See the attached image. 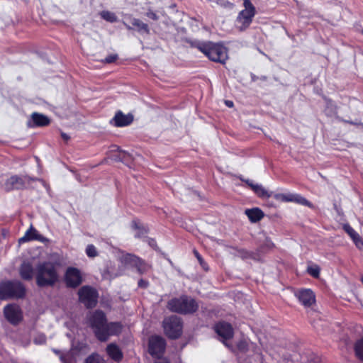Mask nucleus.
I'll use <instances>...</instances> for the list:
<instances>
[{
  "label": "nucleus",
  "instance_id": "nucleus-20",
  "mask_svg": "<svg viewBox=\"0 0 363 363\" xmlns=\"http://www.w3.org/2000/svg\"><path fill=\"white\" fill-rule=\"evenodd\" d=\"M344 230L349 235L354 243L359 250L363 249V240L359 235L348 224L343 226Z\"/></svg>",
  "mask_w": 363,
  "mask_h": 363
},
{
  "label": "nucleus",
  "instance_id": "nucleus-46",
  "mask_svg": "<svg viewBox=\"0 0 363 363\" xmlns=\"http://www.w3.org/2000/svg\"><path fill=\"white\" fill-rule=\"evenodd\" d=\"M128 29H131V28L129 26H126Z\"/></svg>",
  "mask_w": 363,
  "mask_h": 363
},
{
  "label": "nucleus",
  "instance_id": "nucleus-14",
  "mask_svg": "<svg viewBox=\"0 0 363 363\" xmlns=\"http://www.w3.org/2000/svg\"><path fill=\"white\" fill-rule=\"evenodd\" d=\"M28 182L27 177L12 176L5 183V189L11 191L14 189H21Z\"/></svg>",
  "mask_w": 363,
  "mask_h": 363
},
{
  "label": "nucleus",
  "instance_id": "nucleus-41",
  "mask_svg": "<svg viewBox=\"0 0 363 363\" xmlns=\"http://www.w3.org/2000/svg\"><path fill=\"white\" fill-rule=\"evenodd\" d=\"M61 136L63 138V140H65V141H67L69 140V136L65 133H62Z\"/></svg>",
  "mask_w": 363,
  "mask_h": 363
},
{
  "label": "nucleus",
  "instance_id": "nucleus-34",
  "mask_svg": "<svg viewBox=\"0 0 363 363\" xmlns=\"http://www.w3.org/2000/svg\"><path fill=\"white\" fill-rule=\"evenodd\" d=\"M86 363H104L99 355H91L86 359Z\"/></svg>",
  "mask_w": 363,
  "mask_h": 363
},
{
  "label": "nucleus",
  "instance_id": "nucleus-10",
  "mask_svg": "<svg viewBox=\"0 0 363 363\" xmlns=\"http://www.w3.org/2000/svg\"><path fill=\"white\" fill-rule=\"evenodd\" d=\"M65 281L68 287L76 288L82 281L80 271L74 267H69L65 275Z\"/></svg>",
  "mask_w": 363,
  "mask_h": 363
},
{
  "label": "nucleus",
  "instance_id": "nucleus-27",
  "mask_svg": "<svg viewBox=\"0 0 363 363\" xmlns=\"http://www.w3.org/2000/svg\"><path fill=\"white\" fill-rule=\"evenodd\" d=\"M88 352V346L85 343H79L78 346L73 347L71 350L72 354H86Z\"/></svg>",
  "mask_w": 363,
  "mask_h": 363
},
{
  "label": "nucleus",
  "instance_id": "nucleus-15",
  "mask_svg": "<svg viewBox=\"0 0 363 363\" xmlns=\"http://www.w3.org/2000/svg\"><path fill=\"white\" fill-rule=\"evenodd\" d=\"M296 296L305 307L312 306L315 301L313 292L310 289H303L296 293Z\"/></svg>",
  "mask_w": 363,
  "mask_h": 363
},
{
  "label": "nucleus",
  "instance_id": "nucleus-9",
  "mask_svg": "<svg viewBox=\"0 0 363 363\" xmlns=\"http://www.w3.org/2000/svg\"><path fill=\"white\" fill-rule=\"evenodd\" d=\"M90 325L94 328L96 336L98 331H103L106 324L105 314L101 311L90 313L88 317Z\"/></svg>",
  "mask_w": 363,
  "mask_h": 363
},
{
  "label": "nucleus",
  "instance_id": "nucleus-42",
  "mask_svg": "<svg viewBox=\"0 0 363 363\" xmlns=\"http://www.w3.org/2000/svg\"><path fill=\"white\" fill-rule=\"evenodd\" d=\"M225 104L228 106V107H232L233 106V102L231 101H225Z\"/></svg>",
  "mask_w": 363,
  "mask_h": 363
},
{
  "label": "nucleus",
  "instance_id": "nucleus-7",
  "mask_svg": "<svg viewBox=\"0 0 363 363\" xmlns=\"http://www.w3.org/2000/svg\"><path fill=\"white\" fill-rule=\"evenodd\" d=\"M78 294L80 301L87 308H92L96 305L98 294L93 288L84 286L79 290Z\"/></svg>",
  "mask_w": 363,
  "mask_h": 363
},
{
  "label": "nucleus",
  "instance_id": "nucleus-36",
  "mask_svg": "<svg viewBox=\"0 0 363 363\" xmlns=\"http://www.w3.org/2000/svg\"><path fill=\"white\" fill-rule=\"evenodd\" d=\"M146 16L154 21H157L159 18V16L157 15V13L151 10H149L146 13Z\"/></svg>",
  "mask_w": 363,
  "mask_h": 363
},
{
  "label": "nucleus",
  "instance_id": "nucleus-35",
  "mask_svg": "<svg viewBox=\"0 0 363 363\" xmlns=\"http://www.w3.org/2000/svg\"><path fill=\"white\" fill-rule=\"evenodd\" d=\"M46 338L45 336L43 334L38 335L35 339L34 342L36 345H41L45 342Z\"/></svg>",
  "mask_w": 363,
  "mask_h": 363
},
{
  "label": "nucleus",
  "instance_id": "nucleus-6",
  "mask_svg": "<svg viewBox=\"0 0 363 363\" xmlns=\"http://www.w3.org/2000/svg\"><path fill=\"white\" fill-rule=\"evenodd\" d=\"M165 334L170 338L175 339L182 333V324L179 317L172 315L163 321Z\"/></svg>",
  "mask_w": 363,
  "mask_h": 363
},
{
  "label": "nucleus",
  "instance_id": "nucleus-21",
  "mask_svg": "<svg viewBox=\"0 0 363 363\" xmlns=\"http://www.w3.org/2000/svg\"><path fill=\"white\" fill-rule=\"evenodd\" d=\"M20 275L23 279L30 280L35 276V269L28 262H24L20 267Z\"/></svg>",
  "mask_w": 363,
  "mask_h": 363
},
{
  "label": "nucleus",
  "instance_id": "nucleus-1",
  "mask_svg": "<svg viewBox=\"0 0 363 363\" xmlns=\"http://www.w3.org/2000/svg\"><path fill=\"white\" fill-rule=\"evenodd\" d=\"M36 284L40 287L54 285L58 279L55 264L50 262L38 263L35 268Z\"/></svg>",
  "mask_w": 363,
  "mask_h": 363
},
{
  "label": "nucleus",
  "instance_id": "nucleus-18",
  "mask_svg": "<svg viewBox=\"0 0 363 363\" xmlns=\"http://www.w3.org/2000/svg\"><path fill=\"white\" fill-rule=\"evenodd\" d=\"M31 240H38L43 243L48 241V239L40 235L38 231L30 226V228L26 232L25 235L19 239V242H26Z\"/></svg>",
  "mask_w": 363,
  "mask_h": 363
},
{
  "label": "nucleus",
  "instance_id": "nucleus-29",
  "mask_svg": "<svg viewBox=\"0 0 363 363\" xmlns=\"http://www.w3.org/2000/svg\"><path fill=\"white\" fill-rule=\"evenodd\" d=\"M100 15L102 18H104V20H106L108 22L113 23V22H116L117 21V18H116V15L112 12L108 11H104L101 12Z\"/></svg>",
  "mask_w": 363,
  "mask_h": 363
},
{
  "label": "nucleus",
  "instance_id": "nucleus-17",
  "mask_svg": "<svg viewBox=\"0 0 363 363\" xmlns=\"http://www.w3.org/2000/svg\"><path fill=\"white\" fill-rule=\"evenodd\" d=\"M4 315L6 319L12 323H16L21 318L20 308L16 305H8L4 308Z\"/></svg>",
  "mask_w": 363,
  "mask_h": 363
},
{
  "label": "nucleus",
  "instance_id": "nucleus-8",
  "mask_svg": "<svg viewBox=\"0 0 363 363\" xmlns=\"http://www.w3.org/2000/svg\"><path fill=\"white\" fill-rule=\"evenodd\" d=\"M121 262L126 267H135L140 274L146 272L149 269L148 264L145 263L139 257L130 254L123 256L121 258Z\"/></svg>",
  "mask_w": 363,
  "mask_h": 363
},
{
  "label": "nucleus",
  "instance_id": "nucleus-38",
  "mask_svg": "<svg viewBox=\"0 0 363 363\" xmlns=\"http://www.w3.org/2000/svg\"><path fill=\"white\" fill-rule=\"evenodd\" d=\"M147 284H148L147 281H144V280H143V279H140V280L138 281V286H139L140 287L145 288V287H147Z\"/></svg>",
  "mask_w": 363,
  "mask_h": 363
},
{
  "label": "nucleus",
  "instance_id": "nucleus-40",
  "mask_svg": "<svg viewBox=\"0 0 363 363\" xmlns=\"http://www.w3.org/2000/svg\"><path fill=\"white\" fill-rule=\"evenodd\" d=\"M116 59V56H109L105 59V62L107 63H111L113 62Z\"/></svg>",
  "mask_w": 363,
  "mask_h": 363
},
{
  "label": "nucleus",
  "instance_id": "nucleus-5",
  "mask_svg": "<svg viewBox=\"0 0 363 363\" xmlns=\"http://www.w3.org/2000/svg\"><path fill=\"white\" fill-rule=\"evenodd\" d=\"M243 5L245 9L238 13L235 21V26L240 31L250 26L255 15V8L250 0H243Z\"/></svg>",
  "mask_w": 363,
  "mask_h": 363
},
{
  "label": "nucleus",
  "instance_id": "nucleus-4",
  "mask_svg": "<svg viewBox=\"0 0 363 363\" xmlns=\"http://www.w3.org/2000/svg\"><path fill=\"white\" fill-rule=\"evenodd\" d=\"M25 288L20 281H6L0 284V299L22 298Z\"/></svg>",
  "mask_w": 363,
  "mask_h": 363
},
{
  "label": "nucleus",
  "instance_id": "nucleus-24",
  "mask_svg": "<svg viewBox=\"0 0 363 363\" xmlns=\"http://www.w3.org/2000/svg\"><path fill=\"white\" fill-rule=\"evenodd\" d=\"M245 214L252 223H256L264 217L263 212L258 208L247 209L245 211Z\"/></svg>",
  "mask_w": 363,
  "mask_h": 363
},
{
  "label": "nucleus",
  "instance_id": "nucleus-37",
  "mask_svg": "<svg viewBox=\"0 0 363 363\" xmlns=\"http://www.w3.org/2000/svg\"><path fill=\"white\" fill-rule=\"evenodd\" d=\"M238 347L239 350H245V348L247 347V343L245 341H240L238 343Z\"/></svg>",
  "mask_w": 363,
  "mask_h": 363
},
{
  "label": "nucleus",
  "instance_id": "nucleus-39",
  "mask_svg": "<svg viewBox=\"0 0 363 363\" xmlns=\"http://www.w3.org/2000/svg\"><path fill=\"white\" fill-rule=\"evenodd\" d=\"M194 253L200 264L203 266V267H204V263L201 255L196 251H195Z\"/></svg>",
  "mask_w": 363,
  "mask_h": 363
},
{
  "label": "nucleus",
  "instance_id": "nucleus-22",
  "mask_svg": "<svg viewBox=\"0 0 363 363\" xmlns=\"http://www.w3.org/2000/svg\"><path fill=\"white\" fill-rule=\"evenodd\" d=\"M133 118L131 115H124L121 112H118L116 114L113 121L114 125L117 127H123L130 124Z\"/></svg>",
  "mask_w": 363,
  "mask_h": 363
},
{
  "label": "nucleus",
  "instance_id": "nucleus-26",
  "mask_svg": "<svg viewBox=\"0 0 363 363\" xmlns=\"http://www.w3.org/2000/svg\"><path fill=\"white\" fill-rule=\"evenodd\" d=\"M133 26H135L138 28V30L140 33H145L146 34H149L150 30L147 24L142 22L140 20L137 18H133L131 21Z\"/></svg>",
  "mask_w": 363,
  "mask_h": 363
},
{
  "label": "nucleus",
  "instance_id": "nucleus-32",
  "mask_svg": "<svg viewBox=\"0 0 363 363\" xmlns=\"http://www.w3.org/2000/svg\"><path fill=\"white\" fill-rule=\"evenodd\" d=\"M86 254L89 257H95L98 255L96 248L93 245H88L86 248Z\"/></svg>",
  "mask_w": 363,
  "mask_h": 363
},
{
  "label": "nucleus",
  "instance_id": "nucleus-31",
  "mask_svg": "<svg viewBox=\"0 0 363 363\" xmlns=\"http://www.w3.org/2000/svg\"><path fill=\"white\" fill-rule=\"evenodd\" d=\"M291 194H272L274 198L279 201L282 202H291Z\"/></svg>",
  "mask_w": 363,
  "mask_h": 363
},
{
  "label": "nucleus",
  "instance_id": "nucleus-12",
  "mask_svg": "<svg viewBox=\"0 0 363 363\" xmlns=\"http://www.w3.org/2000/svg\"><path fill=\"white\" fill-rule=\"evenodd\" d=\"M103 331L97 332V338L101 341H106L111 335L119 334L122 330V325L119 323H111L106 324Z\"/></svg>",
  "mask_w": 363,
  "mask_h": 363
},
{
  "label": "nucleus",
  "instance_id": "nucleus-13",
  "mask_svg": "<svg viewBox=\"0 0 363 363\" xmlns=\"http://www.w3.org/2000/svg\"><path fill=\"white\" fill-rule=\"evenodd\" d=\"M216 333L222 338V341L227 346L229 345L225 342L226 340H230L233 336V330L230 324L227 323H219L215 327Z\"/></svg>",
  "mask_w": 363,
  "mask_h": 363
},
{
  "label": "nucleus",
  "instance_id": "nucleus-30",
  "mask_svg": "<svg viewBox=\"0 0 363 363\" xmlns=\"http://www.w3.org/2000/svg\"><path fill=\"white\" fill-rule=\"evenodd\" d=\"M132 227L133 229L138 230V232L135 234L136 237H140L141 235L147 233L145 228L141 226L140 223L139 221L133 220L132 222Z\"/></svg>",
  "mask_w": 363,
  "mask_h": 363
},
{
  "label": "nucleus",
  "instance_id": "nucleus-45",
  "mask_svg": "<svg viewBox=\"0 0 363 363\" xmlns=\"http://www.w3.org/2000/svg\"><path fill=\"white\" fill-rule=\"evenodd\" d=\"M54 352L56 353V354H59L60 353V351L58 350H53Z\"/></svg>",
  "mask_w": 363,
  "mask_h": 363
},
{
  "label": "nucleus",
  "instance_id": "nucleus-28",
  "mask_svg": "<svg viewBox=\"0 0 363 363\" xmlns=\"http://www.w3.org/2000/svg\"><path fill=\"white\" fill-rule=\"evenodd\" d=\"M354 350L357 357L363 361V337L357 342Z\"/></svg>",
  "mask_w": 363,
  "mask_h": 363
},
{
  "label": "nucleus",
  "instance_id": "nucleus-3",
  "mask_svg": "<svg viewBox=\"0 0 363 363\" xmlns=\"http://www.w3.org/2000/svg\"><path fill=\"white\" fill-rule=\"evenodd\" d=\"M199 305L196 301L187 296L174 298L167 303V308L174 313L189 314L197 311Z\"/></svg>",
  "mask_w": 363,
  "mask_h": 363
},
{
  "label": "nucleus",
  "instance_id": "nucleus-16",
  "mask_svg": "<svg viewBox=\"0 0 363 363\" xmlns=\"http://www.w3.org/2000/svg\"><path fill=\"white\" fill-rule=\"evenodd\" d=\"M50 120L46 116L33 113L30 119L28 121V126L30 128L43 127L49 125Z\"/></svg>",
  "mask_w": 363,
  "mask_h": 363
},
{
  "label": "nucleus",
  "instance_id": "nucleus-25",
  "mask_svg": "<svg viewBox=\"0 0 363 363\" xmlns=\"http://www.w3.org/2000/svg\"><path fill=\"white\" fill-rule=\"evenodd\" d=\"M291 202H294L303 206H306L310 208H313V205L306 198L303 197L300 194H291Z\"/></svg>",
  "mask_w": 363,
  "mask_h": 363
},
{
  "label": "nucleus",
  "instance_id": "nucleus-2",
  "mask_svg": "<svg viewBox=\"0 0 363 363\" xmlns=\"http://www.w3.org/2000/svg\"><path fill=\"white\" fill-rule=\"evenodd\" d=\"M197 47L212 61L224 64L228 60L227 49L220 44L206 42L199 43Z\"/></svg>",
  "mask_w": 363,
  "mask_h": 363
},
{
  "label": "nucleus",
  "instance_id": "nucleus-19",
  "mask_svg": "<svg viewBox=\"0 0 363 363\" xmlns=\"http://www.w3.org/2000/svg\"><path fill=\"white\" fill-rule=\"evenodd\" d=\"M245 182L257 196L263 199H269L272 196V192L268 191L262 184H255L250 179H247Z\"/></svg>",
  "mask_w": 363,
  "mask_h": 363
},
{
  "label": "nucleus",
  "instance_id": "nucleus-33",
  "mask_svg": "<svg viewBox=\"0 0 363 363\" xmlns=\"http://www.w3.org/2000/svg\"><path fill=\"white\" fill-rule=\"evenodd\" d=\"M308 272L313 277H318L320 269L318 265H311L308 267Z\"/></svg>",
  "mask_w": 363,
  "mask_h": 363
},
{
  "label": "nucleus",
  "instance_id": "nucleus-23",
  "mask_svg": "<svg viewBox=\"0 0 363 363\" xmlns=\"http://www.w3.org/2000/svg\"><path fill=\"white\" fill-rule=\"evenodd\" d=\"M108 356L113 360L118 362L123 357V353L120 348L115 344H110L106 347Z\"/></svg>",
  "mask_w": 363,
  "mask_h": 363
},
{
  "label": "nucleus",
  "instance_id": "nucleus-11",
  "mask_svg": "<svg viewBox=\"0 0 363 363\" xmlns=\"http://www.w3.org/2000/svg\"><path fill=\"white\" fill-rule=\"evenodd\" d=\"M165 349L164 340L159 336H152L149 341V352L155 357H160Z\"/></svg>",
  "mask_w": 363,
  "mask_h": 363
},
{
  "label": "nucleus",
  "instance_id": "nucleus-44",
  "mask_svg": "<svg viewBox=\"0 0 363 363\" xmlns=\"http://www.w3.org/2000/svg\"><path fill=\"white\" fill-rule=\"evenodd\" d=\"M155 363H169V362H167L166 360H162V361H160V362H157Z\"/></svg>",
  "mask_w": 363,
  "mask_h": 363
},
{
  "label": "nucleus",
  "instance_id": "nucleus-43",
  "mask_svg": "<svg viewBox=\"0 0 363 363\" xmlns=\"http://www.w3.org/2000/svg\"><path fill=\"white\" fill-rule=\"evenodd\" d=\"M60 359L63 363H68L64 355H60Z\"/></svg>",
  "mask_w": 363,
  "mask_h": 363
}]
</instances>
